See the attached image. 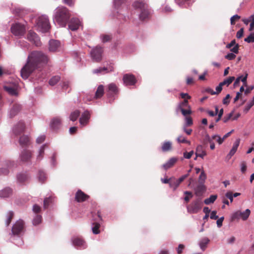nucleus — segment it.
<instances>
[{
	"label": "nucleus",
	"mask_w": 254,
	"mask_h": 254,
	"mask_svg": "<svg viewBox=\"0 0 254 254\" xmlns=\"http://www.w3.org/2000/svg\"><path fill=\"white\" fill-rule=\"evenodd\" d=\"M38 177L39 182L43 183L46 179V174L43 171L40 170L38 172Z\"/></svg>",
	"instance_id": "a18cd8bd"
},
{
	"label": "nucleus",
	"mask_w": 254,
	"mask_h": 254,
	"mask_svg": "<svg viewBox=\"0 0 254 254\" xmlns=\"http://www.w3.org/2000/svg\"><path fill=\"white\" fill-rule=\"evenodd\" d=\"M234 111H232L231 113L224 116L223 119V121L224 123H227L232 117L233 115Z\"/></svg>",
	"instance_id": "bf43d9fd"
},
{
	"label": "nucleus",
	"mask_w": 254,
	"mask_h": 254,
	"mask_svg": "<svg viewBox=\"0 0 254 254\" xmlns=\"http://www.w3.org/2000/svg\"><path fill=\"white\" fill-rule=\"evenodd\" d=\"M70 14L68 9L64 6H59L54 11V22L60 26L64 27L68 23Z\"/></svg>",
	"instance_id": "f03ea898"
},
{
	"label": "nucleus",
	"mask_w": 254,
	"mask_h": 254,
	"mask_svg": "<svg viewBox=\"0 0 254 254\" xmlns=\"http://www.w3.org/2000/svg\"><path fill=\"white\" fill-rule=\"evenodd\" d=\"M90 118V114L87 110L85 111L79 118V123L81 126L84 127L87 125Z\"/></svg>",
	"instance_id": "dca6fc26"
},
{
	"label": "nucleus",
	"mask_w": 254,
	"mask_h": 254,
	"mask_svg": "<svg viewBox=\"0 0 254 254\" xmlns=\"http://www.w3.org/2000/svg\"><path fill=\"white\" fill-rule=\"evenodd\" d=\"M202 202L200 198L193 200L190 205L187 206V211L190 214H196L201 209Z\"/></svg>",
	"instance_id": "0eeeda50"
},
{
	"label": "nucleus",
	"mask_w": 254,
	"mask_h": 254,
	"mask_svg": "<svg viewBox=\"0 0 254 254\" xmlns=\"http://www.w3.org/2000/svg\"><path fill=\"white\" fill-rule=\"evenodd\" d=\"M239 45L238 44H237L234 46V47L231 48L230 49L231 52H232L233 53L235 54H238L239 53Z\"/></svg>",
	"instance_id": "0e129e2a"
},
{
	"label": "nucleus",
	"mask_w": 254,
	"mask_h": 254,
	"mask_svg": "<svg viewBox=\"0 0 254 254\" xmlns=\"http://www.w3.org/2000/svg\"><path fill=\"white\" fill-rule=\"evenodd\" d=\"M177 141L178 143H187L188 144H190V142L188 140H187L182 135H180L177 138Z\"/></svg>",
	"instance_id": "864d4df0"
},
{
	"label": "nucleus",
	"mask_w": 254,
	"mask_h": 254,
	"mask_svg": "<svg viewBox=\"0 0 254 254\" xmlns=\"http://www.w3.org/2000/svg\"><path fill=\"white\" fill-rule=\"evenodd\" d=\"M118 88L116 85L114 83H111L108 85L107 95L109 98H112L118 93Z\"/></svg>",
	"instance_id": "a211bd4d"
},
{
	"label": "nucleus",
	"mask_w": 254,
	"mask_h": 254,
	"mask_svg": "<svg viewBox=\"0 0 254 254\" xmlns=\"http://www.w3.org/2000/svg\"><path fill=\"white\" fill-rule=\"evenodd\" d=\"M177 110H180L182 114L185 116H186L188 115H190L191 113V111L190 109L185 110L182 107H181V105L178 106Z\"/></svg>",
	"instance_id": "3c124183"
},
{
	"label": "nucleus",
	"mask_w": 254,
	"mask_h": 254,
	"mask_svg": "<svg viewBox=\"0 0 254 254\" xmlns=\"http://www.w3.org/2000/svg\"><path fill=\"white\" fill-rule=\"evenodd\" d=\"M193 151H190L189 152H185L184 153V157L187 159H190L193 154Z\"/></svg>",
	"instance_id": "69168bd1"
},
{
	"label": "nucleus",
	"mask_w": 254,
	"mask_h": 254,
	"mask_svg": "<svg viewBox=\"0 0 254 254\" xmlns=\"http://www.w3.org/2000/svg\"><path fill=\"white\" fill-rule=\"evenodd\" d=\"M93 227H92V232L94 234H98L100 233L99 230L100 224L98 223L95 222L93 223Z\"/></svg>",
	"instance_id": "09e8293b"
},
{
	"label": "nucleus",
	"mask_w": 254,
	"mask_h": 254,
	"mask_svg": "<svg viewBox=\"0 0 254 254\" xmlns=\"http://www.w3.org/2000/svg\"><path fill=\"white\" fill-rule=\"evenodd\" d=\"M31 157V152L26 149L23 150L20 154V160L23 162H28L30 160Z\"/></svg>",
	"instance_id": "aec40b11"
},
{
	"label": "nucleus",
	"mask_w": 254,
	"mask_h": 254,
	"mask_svg": "<svg viewBox=\"0 0 254 254\" xmlns=\"http://www.w3.org/2000/svg\"><path fill=\"white\" fill-rule=\"evenodd\" d=\"M42 222V216L39 214H35L32 223L34 226H37Z\"/></svg>",
	"instance_id": "58836bf2"
},
{
	"label": "nucleus",
	"mask_w": 254,
	"mask_h": 254,
	"mask_svg": "<svg viewBox=\"0 0 254 254\" xmlns=\"http://www.w3.org/2000/svg\"><path fill=\"white\" fill-rule=\"evenodd\" d=\"M209 242V240L207 238H204L201 240L199 243V246L202 251L205 250L206 245L208 244Z\"/></svg>",
	"instance_id": "ea45409f"
},
{
	"label": "nucleus",
	"mask_w": 254,
	"mask_h": 254,
	"mask_svg": "<svg viewBox=\"0 0 254 254\" xmlns=\"http://www.w3.org/2000/svg\"><path fill=\"white\" fill-rule=\"evenodd\" d=\"M15 163L14 161L6 160L0 165V175H7L9 173V169L14 167Z\"/></svg>",
	"instance_id": "1a4fd4ad"
},
{
	"label": "nucleus",
	"mask_w": 254,
	"mask_h": 254,
	"mask_svg": "<svg viewBox=\"0 0 254 254\" xmlns=\"http://www.w3.org/2000/svg\"><path fill=\"white\" fill-rule=\"evenodd\" d=\"M180 184L181 183H180L178 180H176L175 178H172V180L169 183V185L171 188H172L174 190H175L179 186Z\"/></svg>",
	"instance_id": "e433bc0d"
},
{
	"label": "nucleus",
	"mask_w": 254,
	"mask_h": 254,
	"mask_svg": "<svg viewBox=\"0 0 254 254\" xmlns=\"http://www.w3.org/2000/svg\"><path fill=\"white\" fill-rule=\"evenodd\" d=\"M248 77V74L246 73L245 76H243V75L240 76L238 77L235 80L233 86L234 87L238 86L239 85L240 81L243 83L244 85L247 86V79Z\"/></svg>",
	"instance_id": "bb28decb"
},
{
	"label": "nucleus",
	"mask_w": 254,
	"mask_h": 254,
	"mask_svg": "<svg viewBox=\"0 0 254 254\" xmlns=\"http://www.w3.org/2000/svg\"><path fill=\"white\" fill-rule=\"evenodd\" d=\"M88 196L82 192L81 190H78L75 194V199L78 202H82L85 201Z\"/></svg>",
	"instance_id": "b1692460"
},
{
	"label": "nucleus",
	"mask_w": 254,
	"mask_h": 254,
	"mask_svg": "<svg viewBox=\"0 0 254 254\" xmlns=\"http://www.w3.org/2000/svg\"><path fill=\"white\" fill-rule=\"evenodd\" d=\"M19 143L22 147L27 146L30 143V140L27 135H22L19 139Z\"/></svg>",
	"instance_id": "cd10ccee"
},
{
	"label": "nucleus",
	"mask_w": 254,
	"mask_h": 254,
	"mask_svg": "<svg viewBox=\"0 0 254 254\" xmlns=\"http://www.w3.org/2000/svg\"><path fill=\"white\" fill-rule=\"evenodd\" d=\"M241 211H237L234 212L231 215V220L234 221L238 220L241 218Z\"/></svg>",
	"instance_id": "603ef678"
},
{
	"label": "nucleus",
	"mask_w": 254,
	"mask_h": 254,
	"mask_svg": "<svg viewBox=\"0 0 254 254\" xmlns=\"http://www.w3.org/2000/svg\"><path fill=\"white\" fill-rule=\"evenodd\" d=\"M234 80V76H230L224 80V81L220 82V83L222 84L223 86L226 85L227 86H228Z\"/></svg>",
	"instance_id": "de8ad7c7"
},
{
	"label": "nucleus",
	"mask_w": 254,
	"mask_h": 254,
	"mask_svg": "<svg viewBox=\"0 0 254 254\" xmlns=\"http://www.w3.org/2000/svg\"><path fill=\"white\" fill-rule=\"evenodd\" d=\"M104 86L102 85H99L95 92L94 98L98 99L101 98L104 94Z\"/></svg>",
	"instance_id": "f704fd0d"
},
{
	"label": "nucleus",
	"mask_w": 254,
	"mask_h": 254,
	"mask_svg": "<svg viewBox=\"0 0 254 254\" xmlns=\"http://www.w3.org/2000/svg\"><path fill=\"white\" fill-rule=\"evenodd\" d=\"M11 31L14 35L21 36L24 35L25 32V29L23 25L16 23L12 25Z\"/></svg>",
	"instance_id": "9d476101"
},
{
	"label": "nucleus",
	"mask_w": 254,
	"mask_h": 254,
	"mask_svg": "<svg viewBox=\"0 0 254 254\" xmlns=\"http://www.w3.org/2000/svg\"><path fill=\"white\" fill-rule=\"evenodd\" d=\"M47 55L42 52L34 51L28 56L27 63L21 70V75L24 79H27L39 64H46L48 62Z\"/></svg>",
	"instance_id": "f257e3e1"
},
{
	"label": "nucleus",
	"mask_w": 254,
	"mask_h": 254,
	"mask_svg": "<svg viewBox=\"0 0 254 254\" xmlns=\"http://www.w3.org/2000/svg\"><path fill=\"white\" fill-rule=\"evenodd\" d=\"M177 159L175 157L170 158L165 164L163 165V167L165 170H167L172 167L177 162Z\"/></svg>",
	"instance_id": "2f4dec72"
},
{
	"label": "nucleus",
	"mask_w": 254,
	"mask_h": 254,
	"mask_svg": "<svg viewBox=\"0 0 254 254\" xmlns=\"http://www.w3.org/2000/svg\"><path fill=\"white\" fill-rule=\"evenodd\" d=\"M25 125L23 122H19L13 128V132L15 135H18L24 131Z\"/></svg>",
	"instance_id": "f3484780"
},
{
	"label": "nucleus",
	"mask_w": 254,
	"mask_h": 254,
	"mask_svg": "<svg viewBox=\"0 0 254 254\" xmlns=\"http://www.w3.org/2000/svg\"><path fill=\"white\" fill-rule=\"evenodd\" d=\"M133 7L135 9H139L140 13L139 15L140 20L143 21L148 18L150 11L148 4L143 0H136L132 3Z\"/></svg>",
	"instance_id": "39448f33"
},
{
	"label": "nucleus",
	"mask_w": 254,
	"mask_h": 254,
	"mask_svg": "<svg viewBox=\"0 0 254 254\" xmlns=\"http://www.w3.org/2000/svg\"><path fill=\"white\" fill-rule=\"evenodd\" d=\"M12 194V190L9 187H5L0 190V197L7 198L10 196Z\"/></svg>",
	"instance_id": "5701e85b"
},
{
	"label": "nucleus",
	"mask_w": 254,
	"mask_h": 254,
	"mask_svg": "<svg viewBox=\"0 0 254 254\" xmlns=\"http://www.w3.org/2000/svg\"><path fill=\"white\" fill-rule=\"evenodd\" d=\"M126 0H114V4L115 7L117 9H120L117 12V18L121 21V23H124L127 21L129 19V15L128 12V6L125 4Z\"/></svg>",
	"instance_id": "7ed1b4c3"
},
{
	"label": "nucleus",
	"mask_w": 254,
	"mask_h": 254,
	"mask_svg": "<svg viewBox=\"0 0 254 254\" xmlns=\"http://www.w3.org/2000/svg\"><path fill=\"white\" fill-rule=\"evenodd\" d=\"M62 49L61 42L57 40L52 39L49 42V50L51 52H59Z\"/></svg>",
	"instance_id": "f8f14e48"
},
{
	"label": "nucleus",
	"mask_w": 254,
	"mask_h": 254,
	"mask_svg": "<svg viewBox=\"0 0 254 254\" xmlns=\"http://www.w3.org/2000/svg\"><path fill=\"white\" fill-rule=\"evenodd\" d=\"M172 147V143L169 141H165L163 143L162 146V150L164 152H166L170 150Z\"/></svg>",
	"instance_id": "4c0bfd02"
},
{
	"label": "nucleus",
	"mask_w": 254,
	"mask_h": 254,
	"mask_svg": "<svg viewBox=\"0 0 254 254\" xmlns=\"http://www.w3.org/2000/svg\"><path fill=\"white\" fill-rule=\"evenodd\" d=\"M240 142V139L239 138L237 139L235 141L233 145V147L231 150L230 151L228 155L230 156V157H231L233 155L235 154L236 151L237 150L238 147L239 146Z\"/></svg>",
	"instance_id": "7c9ffc66"
},
{
	"label": "nucleus",
	"mask_w": 254,
	"mask_h": 254,
	"mask_svg": "<svg viewBox=\"0 0 254 254\" xmlns=\"http://www.w3.org/2000/svg\"><path fill=\"white\" fill-rule=\"evenodd\" d=\"M14 213L12 211H9L6 214V219L5 220V225L8 226L10 223L12 219L13 218Z\"/></svg>",
	"instance_id": "79ce46f5"
},
{
	"label": "nucleus",
	"mask_w": 254,
	"mask_h": 254,
	"mask_svg": "<svg viewBox=\"0 0 254 254\" xmlns=\"http://www.w3.org/2000/svg\"><path fill=\"white\" fill-rule=\"evenodd\" d=\"M217 197V196L216 195H211L209 198H207L204 200V203L206 205L213 203L215 201Z\"/></svg>",
	"instance_id": "a19ab883"
},
{
	"label": "nucleus",
	"mask_w": 254,
	"mask_h": 254,
	"mask_svg": "<svg viewBox=\"0 0 254 254\" xmlns=\"http://www.w3.org/2000/svg\"><path fill=\"white\" fill-rule=\"evenodd\" d=\"M216 211H212L210 214V218L213 220H216L218 218V216L216 215Z\"/></svg>",
	"instance_id": "338daca9"
},
{
	"label": "nucleus",
	"mask_w": 254,
	"mask_h": 254,
	"mask_svg": "<svg viewBox=\"0 0 254 254\" xmlns=\"http://www.w3.org/2000/svg\"><path fill=\"white\" fill-rule=\"evenodd\" d=\"M3 88L9 95L13 96H18V92L17 90L11 85H5Z\"/></svg>",
	"instance_id": "a878e982"
},
{
	"label": "nucleus",
	"mask_w": 254,
	"mask_h": 254,
	"mask_svg": "<svg viewBox=\"0 0 254 254\" xmlns=\"http://www.w3.org/2000/svg\"><path fill=\"white\" fill-rule=\"evenodd\" d=\"M47 145L46 144L42 145L38 150V153L37 155L36 160L37 161H41L44 157L45 149Z\"/></svg>",
	"instance_id": "473e14b6"
},
{
	"label": "nucleus",
	"mask_w": 254,
	"mask_h": 254,
	"mask_svg": "<svg viewBox=\"0 0 254 254\" xmlns=\"http://www.w3.org/2000/svg\"><path fill=\"white\" fill-rule=\"evenodd\" d=\"M103 53V48L97 46L93 48L90 52V55L92 60L95 62H100L102 60Z\"/></svg>",
	"instance_id": "6e6552de"
},
{
	"label": "nucleus",
	"mask_w": 254,
	"mask_h": 254,
	"mask_svg": "<svg viewBox=\"0 0 254 254\" xmlns=\"http://www.w3.org/2000/svg\"><path fill=\"white\" fill-rule=\"evenodd\" d=\"M244 34V29L241 28L237 33L236 37L238 39H240L242 37Z\"/></svg>",
	"instance_id": "774afa93"
},
{
	"label": "nucleus",
	"mask_w": 254,
	"mask_h": 254,
	"mask_svg": "<svg viewBox=\"0 0 254 254\" xmlns=\"http://www.w3.org/2000/svg\"><path fill=\"white\" fill-rule=\"evenodd\" d=\"M60 79L61 77L60 76H54L50 79L49 83L51 86H54L60 81Z\"/></svg>",
	"instance_id": "37998d69"
},
{
	"label": "nucleus",
	"mask_w": 254,
	"mask_h": 254,
	"mask_svg": "<svg viewBox=\"0 0 254 254\" xmlns=\"http://www.w3.org/2000/svg\"><path fill=\"white\" fill-rule=\"evenodd\" d=\"M244 41L249 43L254 42V34L251 33L248 37L245 39Z\"/></svg>",
	"instance_id": "6e6d98bb"
},
{
	"label": "nucleus",
	"mask_w": 254,
	"mask_h": 254,
	"mask_svg": "<svg viewBox=\"0 0 254 254\" xmlns=\"http://www.w3.org/2000/svg\"><path fill=\"white\" fill-rule=\"evenodd\" d=\"M27 38L29 41L37 47H39L41 45V42L39 36L35 32L31 30L28 32L27 35Z\"/></svg>",
	"instance_id": "9b49d317"
},
{
	"label": "nucleus",
	"mask_w": 254,
	"mask_h": 254,
	"mask_svg": "<svg viewBox=\"0 0 254 254\" xmlns=\"http://www.w3.org/2000/svg\"><path fill=\"white\" fill-rule=\"evenodd\" d=\"M36 24L37 30L42 33L47 32L51 27L48 17L45 15L39 16Z\"/></svg>",
	"instance_id": "423d86ee"
},
{
	"label": "nucleus",
	"mask_w": 254,
	"mask_h": 254,
	"mask_svg": "<svg viewBox=\"0 0 254 254\" xmlns=\"http://www.w3.org/2000/svg\"><path fill=\"white\" fill-rule=\"evenodd\" d=\"M123 80L126 85H133L136 82L135 76L131 74H125Z\"/></svg>",
	"instance_id": "2eb2a0df"
},
{
	"label": "nucleus",
	"mask_w": 254,
	"mask_h": 254,
	"mask_svg": "<svg viewBox=\"0 0 254 254\" xmlns=\"http://www.w3.org/2000/svg\"><path fill=\"white\" fill-rule=\"evenodd\" d=\"M236 56L233 53H228L225 56V58L228 60H233L236 58Z\"/></svg>",
	"instance_id": "680f3d73"
},
{
	"label": "nucleus",
	"mask_w": 254,
	"mask_h": 254,
	"mask_svg": "<svg viewBox=\"0 0 254 254\" xmlns=\"http://www.w3.org/2000/svg\"><path fill=\"white\" fill-rule=\"evenodd\" d=\"M61 125V120L59 118H54L51 123V127L52 129L56 130L58 129Z\"/></svg>",
	"instance_id": "c756f323"
},
{
	"label": "nucleus",
	"mask_w": 254,
	"mask_h": 254,
	"mask_svg": "<svg viewBox=\"0 0 254 254\" xmlns=\"http://www.w3.org/2000/svg\"><path fill=\"white\" fill-rule=\"evenodd\" d=\"M21 109V106L20 105L17 104H14L9 112V117L12 118L15 116L20 111Z\"/></svg>",
	"instance_id": "412c9836"
},
{
	"label": "nucleus",
	"mask_w": 254,
	"mask_h": 254,
	"mask_svg": "<svg viewBox=\"0 0 254 254\" xmlns=\"http://www.w3.org/2000/svg\"><path fill=\"white\" fill-rule=\"evenodd\" d=\"M251 213V210L249 209H246L244 211H241V218L243 220H246L249 217Z\"/></svg>",
	"instance_id": "c03bdc74"
},
{
	"label": "nucleus",
	"mask_w": 254,
	"mask_h": 254,
	"mask_svg": "<svg viewBox=\"0 0 254 254\" xmlns=\"http://www.w3.org/2000/svg\"><path fill=\"white\" fill-rule=\"evenodd\" d=\"M176 3L180 7H186L185 4H187L188 6L190 5L193 2V0H175Z\"/></svg>",
	"instance_id": "72a5a7b5"
},
{
	"label": "nucleus",
	"mask_w": 254,
	"mask_h": 254,
	"mask_svg": "<svg viewBox=\"0 0 254 254\" xmlns=\"http://www.w3.org/2000/svg\"><path fill=\"white\" fill-rule=\"evenodd\" d=\"M68 23V29L73 31L77 30L81 25L80 21L77 18H72Z\"/></svg>",
	"instance_id": "4468645a"
},
{
	"label": "nucleus",
	"mask_w": 254,
	"mask_h": 254,
	"mask_svg": "<svg viewBox=\"0 0 254 254\" xmlns=\"http://www.w3.org/2000/svg\"><path fill=\"white\" fill-rule=\"evenodd\" d=\"M193 124L192 120L190 117H187L186 118V123L183 126L189 127L192 125Z\"/></svg>",
	"instance_id": "4d7b16f0"
},
{
	"label": "nucleus",
	"mask_w": 254,
	"mask_h": 254,
	"mask_svg": "<svg viewBox=\"0 0 254 254\" xmlns=\"http://www.w3.org/2000/svg\"><path fill=\"white\" fill-rule=\"evenodd\" d=\"M71 241L73 246L77 249H84L87 247L83 240L79 237H73Z\"/></svg>",
	"instance_id": "ddd939ff"
},
{
	"label": "nucleus",
	"mask_w": 254,
	"mask_h": 254,
	"mask_svg": "<svg viewBox=\"0 0 254 254\" xmlns=\"http://www.w3.org/2000/svg\"><path fill=\"white\" fill-rule=\"evenodd\" d=\"M194 194L196 196L200 197L205 192L206 187L204 184H199L193 188Z\"/></svg>",
	"instance_id": "6ab92c4d"
},
{
	"label": "nucleus",
	"mask_w": 254,
	"mask_h": 254,
	"mask_svg": "<svg viewBox=\"0 0 254 254\" xmlns=\"http://www.w3.org/2000/svg\"><path fill=\"white\" fill-rule=\"evenodd\" d=\"M100 39L102 42L106 43L110 41L112 39V35L109 34H102L100 35Z\"/></svg>",
	"instance_id": "8fccbe9b"
},
{
	"label": "nucleus",
	"mask_w": 254,
	"mask_h": 254,
	"mask_svg": "<svg viewBox=\"0 0 254 254\" xmlns=\"http://www.w3.org/2000/svg\"><path fill=\"white\" fill-rule=\"evenodd\" d=\"M111 71H112V67H110L109 68L107 67H99L94 69L93 70V73L95 74H104Z\"/></svg>",
	"instance_id": "393cba45"
},
{
	"label": "nucleus",
	"mask_w": 254,
	"mask_h": 254,
	"mask_svg": "<svg viewBox=\"0 0 254 254\" xmlns=\"http://www.w3.org/2000/svg\"><path fill=\"white\" fill-rule=\"evenodd\" d=\"M223 112H224V110H223V108L219 110V113L217 114L218 117L215 120V122L216 123L218 122L221 120V118H222V116L223 115Z\"/></svg>",
	"instance_id": "e2e57ef3"
},
{
	"label": "nucleus",
	"mask_w": 254,
	"mask_h": 254,
	"mask_svg": "<svg viewBox=\"0 0 254 254\" xmlns=\"http://www.w3.org/2000/svg\"><path fill=\"white\" fill-rule=\"evenodd\" d=\"M206 175L204 171H202L198 178V183L204 184L206 179Z\"/></svg>",
	"instance_id": "49530a36"
},
{
	"label": "nucleus",
	"mask_w": 254,
	"mask_h": 254,
	"mask_svg": "<svg viewBox=\"0 0 254 254\" xmlns=\"http://www.w3.org/2000/svg\"><path fill=\"white\" fill-rule=\"evenodd\" d=\"M206 155V152L203 150V147L201 145H199L196 147L195 155L196 157H200L203 158V157Z\"/></svg>",
	"instance_id": "c85d7f7f"
},
{
	"label": "nucleus",
	"mask_w": 254,
	"mask_h": 254,
	"mask_svg": "<svg viewBox=\"0 0 254 254\" xmlns=\"http://www.w3.org/2000/svg\"><path fill=\"white\" fill-rule=\"evenodd\" d=\"M254 105V97H253L252 100L250 101L246 106L244 111L245 112H248L250 109Z\"/></svg>",
	"instance_id": "5fc2aeb1"
},
{
	"label": "nucleus",
	"mask_w": 254,
	"mask_h": 254,
	"mask_svg": "<svg viewBox=\"0 0 254 254\" xmlns=\"http://www.w3.org/2000/svg\"><path fill=\"white\" fill-rule=\"evenodd\" d=\"M52 198L51 197H46L44 200V207L45 209L48 208L50 203L51 202Z\"/></svg>",
	"instance_id": "13d9d810"
},
{
	"label": "nucleus",
	"mask_w": 254,
	"mask_h": 254,
	"mask_svg": "<svg viewBox=\"0 0 254 254\" xmlns=\"http://www.w3.org/2000/svg\"><path fill=\"white\" fill-rule=\"evenodd\" d=\"M240 18L241 17L237 14H235L232 16L230 18L231 24L234 25L235 23V20H239Z\"/></svg>",
	"instance_id": "052dcab7"
},
{
	"label": "nucleus",
	"mask_w": 254,
	"mask_h": 254,
	"mask_svg": "<svg viewBox=\"0 0 254 254\" xmlns=\"http://www.w3.org/2000/svg\"><path fill=\"white\" fill-rule=\"evenodd\" d=\"M25 231V223L22 220H17L12 226L10 235L11 237L16 236L18 238V242L15 243L18 246L23 245V241L21 237L24 235Z\"/></svg>",
	"instance_id": "20e7f679"
},
{
	"label": "nucleus",
	"mask_w": 254,
	"mask_h": 254,
	"mask_svg": "<svg viewBox=\"0 0 254 254\" xmlns=\"http://www.w3.org/2000/svg\"><path fill=\"white\" fill-rule=\"evenodd\" d=\"M80 112L79 110H76L71 113L69 116L70 120L74 122L75 121L78 117L79 116Z\"/></svg>",
	"instance_id": "c9c22d12"
},
{
	"label": "nucleus",
	"mask_w": 254,
	"mask_h": 254,
	"mask_svg": "<svg viewBox=\"0 0 254 254\" xmlns=\"http://www.w3.org/2000/svg\"><path fill=\"white\" fill-rule=\"evenodd\" d=\"M16 179L18 183L22 184L29 180V176L27 172H21L17 174Z\"/></svg>",
	"instance_id": "4be33fe9"
}]
</instances>
